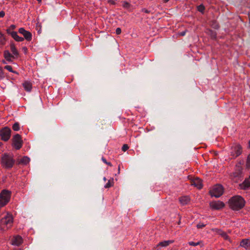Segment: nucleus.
Segmentation results:
<instances>
[{"label":"nucleus","instance_id":"f257e3e1","mask_svg":"<svg viewBox=\"0 0 250 250\" xmlns=\"http://www.w3.org/2000/svg\"><path fill=\"white\" fill-rule=\"evenodd\" d=\"M230 208L233 210H239L245 205L244 199L239 195L232 197L229 201Z\"/></svg>","mask_w":250,"mask_h":250},{"label":"nucleus","instance_id":"9d476101","mask_svg":"<svg viewBox=\"0 0 250 250\" xmlns=\"http://www.w3.org/2000/svg\"><path fill=\"white\" fill-rule=\"evenodd\" d=\"M19 32L22 34L27 41H31L32 36L30 32L25 30L23 28H20L19 29Z\"/></svg>","mask_w":250,"mask_h":250},{"label":"nucleus","instance_id":"20e7f679","mask_svg":"<svg viewBox=\"0 0 250 250\" xmlns=\"http://www.w3.org/2000/svg\"><path fill=\"white\" fill-rule=\"evenodd\" d=\"M11 197V192L4 189L0 193V208L5 206L9 201Z\"/></svg>","mask_w":250,"mask_h":250},{"label":"nucleus","instance_id":"4468645a","mask_svg":"<svg viewBox=\"0 0 250 250\" xmlns=\"http://www.w3.org/2000/svg\"><path fill=\"white\" fill-rule=\"evenodd\" d=\"M240 188L243 189H247L250 187V175L249 178L245 180L240 185Z\"/></svg>","mask_w":250,"mask_h":250},{"label":"nucleus","instance_id":"423d86ee","mask_svg":"<svg viewBox=\"0 0 250 250\" xmlns=\"http://www.w3.org/2000/svg\"><path fill=\"white\" fill-rule=\"evenodd\" d=\"M16 28V25L12 24L6 29L7 34L10 35L12 38L17 42H22L24 39L22 37H20L18 35L17 32L14 31V30Z\"/></svg>","mask_w":250,"mask_h":250},{"label":"nucleus","instance_id":"de8ad7c7","mask_svg":"<svg viewBox=\"0 0 250 250\" xmlns=\"http://www.w3.org/2000/svg\"><path fill=\"white\" fill-rule=\"evenodd\" d=\"M2 143L0 142V146H1L2 145Z\"/></svg>","mask_w":250,"mask_h":250},{"label":"nucleus","instance_id":"cd10ccee","mask_svg":"<svg viewBox=\"0 0 250 250\" xmlns=\"http://www.w3.org/2000/svg\"><path fill=\"white\" fill-rule=\"evenodd\" d=\"M197 9L199 12H200L201 13H203L204 11L205 10V7L203 5L201 4V5L198 6Z\"/></svg>","mask_w":250,"mask_h":250},{"label":"nucleus","instance_id":"a211bd4d","mask_svg":"<svg viewBox=\"0 0 250 250\" xmlns=\"http://www.w3.org/2000/svg\"><path fill=\"white\" fill-rule=\"evenodd\" d=\"M4 57L5 59L9 62H12V58H15V57L13 55L11 54L8 50H5L4 52Z\"/></svg>","mask_w":250,"mask_h":250},{"label":"nucleus","instance_id":"ea45409f","mask_svg":"<svg viewBox=\"0 0 250 250\" xmlns=\"http://www.w3.org/2000/svg\"><path fill=\"white\" fill-rule=\"evenodd\" d=\"M169 0H164V2L166 3L168 2Z\"/></svg>","mask_w":250,"mask_h":250},{"label":"nucleus","instance_id":"c85d7f7f","mask_svg":"<svg viewBox=\"0 0 250 250\" xmlns=\"http://www.w3.org/2000/svg\"><path fill=\"white\" fill-rule=\"evenodd\" d=\"M201 243V242L199 241V242H192V241H191V242H188V244L190 245V246H198Z\"/></svg>","mask_w":250,"mask_h":250},{"label":"nucleus","instance_id":"a878e982","mask_svg":"<svg viewBox=\"0 0 250 250\" xmlns=\"http://www.w3.org/2000/svg\"><path fill=\"white\" fill-rule=\"evenodd\" d=\"M113 179H112V180H110L108 181V182L104 186V188H110L111 187H112L113 186Z\"/></svg>","mask_w":250,"mask_h":250},{"label":"nucleus","instance_id":"6ab92c4d","mask_svg":"<svg viewBox=\"0 0 250 250\" xmlns=\"http://www.w3.org/2000/svg\"><path fill=\"white\" fill-rule=\"evenodd\" d=\"M23 86L24 89L28 92H30L32 88V84L31 82L25 81L23 83Z\"/></svg>","mask_w":250,"mask_h":250},{"label":"nucleus","instance_id":"2f4dec72","mask_svg":"<svg viewBox=\"0 0 250 250\" xmlns=\"http://www.w3.org/2000/svg\"><path fill=\"white\" fill-rule=\"evenodd\" d=\"M205 226V225L203 223H199L197 225V227L199 229H202V228H203Z\"/></svg>","mask_w":250,"mask_h":250},{"label":"nucleus","instance_id":"c756f323","mask_svg":"<svg viewBox=\"0 0 250 250\" xmlns=\"http://www.w3.org/2000/svg\"><path fill=\"white\" fill-rule=\"evenodd\" d=\"M128 148H129V147H128V145L126 144H125L123 145L122 149L123 151L125 152L128 149Z\"/></svg>","mask_w":250,"mask_h":250},{"label":"nucleus","instance_id":"f3484780","mask_svg":"<svg viewBox=\"0 0 250 250\" xmlns=\"http://www.w3.org/2000/svg\"><path fill=\"white\" fill-rule=\"evenodd\" d=\"M179 202L182 205L188 204L190 201V198L188 196H182L179 199Z\"/></svg>","mask_w":250,"mask_h":250},{"label":"nucleus","instance_id":"09e8293b","mask_svg":"<svg viewBox=\"0 0 250 250\" xmlns=\"http://www.w3.org/2000/svg\"><path fill=\"white\" fill-rule=\"evenodd\" d=\"M3 62L4 63H6L5 61H3Z\"/></svg>","mask_w":250,"mask_h":250},{"label":"nucleus","instance_id":"72a5a7b5","mask_svg":"<svg viewBox=\"0 0 250 250\" xmlns=\"http://www.w3.org/2000/svg\"><path fill=\"white\" fill-rule=\"evenodd\" d=\"M121 29L120 28H117L116 30V33L117 34V35H119L121 33Z\"/></svg>","mask_w":250,"mask_h":250},{"label":"nucleus","instance_id":"6e6552de","mask_svg":"<svg viewBox=\"0 0 250 250\" xmlns=\"http://www.w3.org/2000/svg\"><path fill=\"white\" fill-rule=\"evenodd\" d=\"M12 145L17 149H20L22 145V141L21 136L18 134L14 135L12 139Z\"/></svg>","mask_w":250,"mask_h":250},{"label":"nucleus","instance_id":"5701e85b","mask_svg":"<svg viewBox=\"0 0 250 250\" xmlns=\"http://www.w3.org/2000/svg\"><path fill=\"white\" fill-rule=\"evenodd\" d=\"M210 25H211V26L212 28H214L215 29H217L219 27V26L218 24L217 23V22L215 21H211V23H210Z\"/></svg>","mask_w":250,"mask_h":250},{"label":"nucleus","instance_id":"49530a36","mask_svg":"<svg viewBox=\"0 0 250 250\" xmlns=\"http://www.w3.org/2000/svg\"><path fill=\"white\" fill-rule=\"evenodd\" d=\"M37 1H38L39 2H41L42 1V0H37Z\"/></svg>","mask_w":250,"mask_h":250},{"label":"nucleus","instance_id":"58836bf2","mask_svg":"<svg viewBox=\"0 0 250 250\" xmlns=\"http://www.w3.org/2000/svg\"><path fill=\"white\" fill-rule=\"evenodd\" d=\"M180 35L182 36H184L186 34V32H181L180 33Z\"/></svg>","mask_w":250,"mask_h":250},{"label":"nucleus","instance_id":"39448f33","mask_svg":"<svg viewBox=\"0 0 250 250\" xmlns=\"http://www.w3.org/2000/svg\"><path fill=\"white\" fill-rule=\"evenodd\" d=\"M223 192L224 188L221 185H216L214 186L209 191L210 195L216 198H219L223 194Z\"/></svg>","mask_w":250,"mask_h":250},{"label":"nucleus","instance_id":"7ed1b4c3","mask_svg":"<svg viewBox=\"0 0 250 250\" xmlns=\"http://www.w3.org/2000/svg\"><path fill=\"white\" fill-rule=\"evenodd\" d=\"M15 163V160L11 155L4 153L1 157V164L3 167L7 168H11Z\"/></svg>","mask_w":250,"mask_h":250},{"label":"nucleus","instance_id":"79ce46f5","mask_svg":"<svg viewBox=\"0 0 250 250\" xmlns=\"http://www.w3.org/2000/svg\"><path fill=\"white\" fill-rule=\"evenodd\" d=\"M107 165H110V166H111V163H108V162H107Z\"/></svg>","mask_w":250,"mask_h":250},{"label":"nucleus","instance_id":"4c0bfd02","mask_svg":"<svg viewBox=\"0 0 250 250\" xmlns=\"http://www.w3.org/2000/svg\"><path fill=\"white\" fill-rule=\"evenodd\" d=\"M102 160L103 161V162H104L105 164H107V162L106 161V159L104 157H103L102 158Z\"/></svg>","mask_w":250,"mask_h":250},{"label":"nucleus","instance_id":"4be33fe9","mask_svg":"<svg viewBox=\"0 0 250 250\" xmlns=\"http://www.w3.org/2000/svg\"><path fill=\"white\" fill-rule=\"evenodd\" d=\"M30 159L27 156H24L19 161V164L26 165L29 162Z\"/></svg>","mask_w":250,"mask_h":250},{"label":"nucleus","instance_id":"0eeeda50","mask_svg":"<svg viewBox=\"0 0 250 250\" xmlns=\"http://www.w3.org/2000/svg\"><path fill=\"white\" fill-rule=\"evenodd\" d=\"M11 130L8 127H4L0 130V137L2 140L7 141L11 136Z\"/></svg>","mask_w":250,"mask_h":250},{"label":"nucleus","instance_id":"1a4fd4ad","mask_svg":"<svg viewBox=\"0 0 250 250\" xmlns=\"http://www.w3.org/2000/svg\"><path fill=\"white\" fill-rule=\"evenodd\" d=\"M210 208L213 209L219 210L225 207V204L220 201H215L209 203Z\"/></svg>","mask_w":250,"mask_h":250},{"label":"nucleus","instance_id":"dca6fc26","mask_svg":"<svg viewBox=\"0 0 250 250\" xmlns=\"http://www.w3.org/2000/svg\"><path fill=\"white\" fill-rule=\"evenodd\" d=\"M240 246L248 249L250 247V240L249 239H243L240 244Z\"/></svg>","mask_w":250,"mask_h":250},{"label":"nucleus","instance_id":"a18cd8bd","mask_svg":"<svg viewBox=\"0 0 250 250\" xmlns=\"http://www.w3.org/2000/svg\"><path fill=\"white\" fill-rule=\"evenodd\" d=\"M24 50H27V48L26 47L23 48Z\"/></svg>","mask_w":250,"mask_h":250},{"label":"nucleus","instance_id":"473e14b6","mask_svg":"<svg viewBox=\"0 0 250 250\" xmlns=\"http://www.w3.org/2000/svg\"><path fill=\"white\" fill-rule=\"evenodd\" d=\"M211 36L212 39H215L216 37V34L215 32L211 31Z\"/></svg>","mask_w":250,"mask_h":250},{"label":"nucleus","instance_id":"e433bc0d","mask_svg":"<svg viewBox=\"0 0 250 250\" xmlns=\"http://www.w3.org/2000/svg\"><path fill=\"white\" fill-rule=\"evenodd\" d=\"M142 11L144 12H145L146 13H149L150 12V11L149 10H147L146 9H145V8L142 9Z\"/></svg>","mask_w":250,"mask_h":250},{"label":"nucleus","instance_id":"a19ab883","mask_svg":"<svg viewBox=\"0 0 250 250\" xmlns=\"http://www.w3.org/2000/svg\"><path fill=\"white\" fill-rule=\"evenodd\" d=\"M120 167H118V173H119V172H120Z\"/></svg>","mask_w":250,"mask_h":250},{"label":"nucleus","instance_id":"ddd939ff","mask_svg":"<svg viewBox=\"0 0 250 250\" xmlns=\"http://www.w3.org/2000/svg\"><path fill=\"white\" fill-rule=\"evenodd\" d=\"M22 242V239L20 236H16L12 240L11 243L13 245L19 246Z\"/></svg>","mask_w":250,"mask_h":250},{"label":"nucleus","instance_id":"f8f14e48","mask_svg":"<svg viewBox=\"0 0 250 250\" xmlns=\"http://www.w3.org/2000/svg\"><path fill=\"white\" fill-rule=\"evenodd\" d=\"M233 149V152H232L231 153H232V155L233 156L236 157L241 154L242 147L240 145H238L235 146H234Z\"/></svg>","mask_w":250,"mask_h":250},{"label":"nucleus","instance_id":"37998d69","mask_svg":"<svg viewBox=\"0 0 250 250\" xmlns=\"http://www.w3.org/2000/svg\"><path fill=\"white\" fill-rule=\"evenodd\" d=\"M249 147L250 148V141H249Z\"/></svg>","mask_w":250,"mask_h":250},{"label":"nucleus","instance_id":"aec40b11","mask_svg":"<svg viewBox=\"0 0 250 250\" xmlns=\"http://www.w3.org/2000/svg\"><path fill=\"white\" fill-rule=\"evenodd\" d=\"M216 232L218 234L221 235L225 240L228 239V238H229L228 235L227 234V233L225 232L222 231V230L219 229H216Z\"/></svg>","mask_w":250,"mask_h":250},{"label":"nucleus","instance_id":"412c9836","mask_svg":"<svg viewBox=\"0 0 250 250\" xmlns=\"http://www.w3.org/2000/svg\"><path fill=\"white\" fill-rule=\"evenodd\" d=\"M10 49H11V51L12 52L13 55L14 56H15L16 57H17L19 55V53L14 44H11Z\"/></svg>","mask_w":250,"mask_h":250},{"label":"nucleus","instance_id":"7c9ffc66","mask_svg":"<svg viewBox=\"0 0 250 250\" xmlns=\"http://www.w3.org/2000/svg\"><path fill=\"white\" fill-rule=\"evenodd\" d=\"M247 165L248 167H250V154L248 155L247 160Z\"/></svg>","mask_w":250,"mask_h":250},{"label":"nucleus","instance_id":"2eb2a0df","mask_svg":"<svg viewBox=\"0 0 250 250\" xmlns=\"http://www.w3.org/2000/svg\"><path fill=\"white\" fill-rule=\"evenodd\" d=\"M173 242V240H167V241L160 242L157 245V247L156 248V250H159L158 248L159 247H166L168 246L169 244H172Z\"/></svg>","mask_w":250,"mask_h":250},{"label":"nucleus","instance_id":"393cba45","mask_svg":"<svg viewBox=\"0 0 250 250\" xmlns=\"http://www.w3.org/2000/svg\"><path fill=\"white\" fill-rule=\"evenodd\" d=\"M12 128L15 131H18V130H19V129H20V124H19V123H18V122L15 123L12 126Z\"/></svg>","mask_w":250,"mask_h":250},{"label":"nucleus","instance_id":"bb28decb","mask_svg":"<svg viewBox=\"0 0 250 250\" xmlns=\"http://www.w3.org/2000/svg\"><path fill=\"white\" fill-rule=\"evenodd\" d=\"M4 68L7 69V70H8L10 72H13V73H16V74H18V72H17L16 71H14L13 70L12 66L10 65H6L4 66Z\"/></svg>","mask_w":250,"mask_h":250},{"label":"nucleus","instance_id":"b1692460","mask_svg":"<svg viewBox=\"0 0 250 250\" xmlns=\"http://www.w3.org/2000/svg\"><path fill=\"white\" fill-rule=\"evenodd\" d=\"M5 42V39L3 34L0 31V44L4 45Z\"/></svg>","mask_w":250,"mask_h":250},{"label":"nucleus","instance_id":"9b49d317","mask_svg":"<svg viewBox=\"0 0 250 250\" xmlns=\"http://www.w3.org/2000/svg\"><path fill=\"white\" fill-rule=\"evenodd\" d=\"M190 184L197 187L199 189L202 188V181L199 178H195L190 181Z\"/></svg>","mask_w":250,"mask_h":250},{"label":"nucleus","instance_id":"f704fd0d","mask_svg":"<svg viewBox=\"0 0 250 250\" xmlns=\"http://www.w3.org/2000/svg\"><path fill=\"white\" fill-rule=\"evenodd\" d=\"M129 3L127 2H124V7L125 8H128L129 7Z\"/></svg>","mask_w":250,"mask_h":250},{"label":"nucleus","instance_id":"c03bdc74","mask_svg":"<svg viewBox=\"0 0 250 250\" xmlns=\"http://www.w3.org/2000/svg\"><path fill=\"white\" fill-rule=\"evenodd\" d=\"M103 179H104V181H106V178H105V177H104Z\"/></svg>","mask_w":250,"mask_h":250},{"label":"nucleus","instance_id":"c9c22d12","mask_svg":"<svg viewBox=\"0 0 250 250\" xmlns=\"http://www.w3.org/2000/svg\"><path fill=\"white\" fill-rule=\"evenodd\" d=\"M5 13L3 11H0V18H2L4 16Z\"/></svg>","mask_w":250,"mask_h":250},{"label":"nucleus","instance_id":"f03ea898","mask_svg":"<svg viewBox=\"0 0 250 250\" xmlns=\"http://www.w3.org/2000/svg\"><path fill=\"white\" fill-rule=\"evenodd\" d=\"M13 223L12 215L7 213L0 220V230L4 231L12 227Z\"/></svg>","mask_w":250,"mask_h":250}]
</instances>
